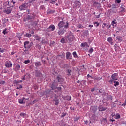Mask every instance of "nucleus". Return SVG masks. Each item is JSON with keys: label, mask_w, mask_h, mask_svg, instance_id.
Wrapping results in <instances>:
<instances>
[{"label": "nucleus", "mask_w": 126, "mask_h": 126, "mask_svg": "<svg viewBox=\"0 0 126 126\" xmlns=\"http://www.w3.org/2000/svg\"><path fill=\"white\" fill-rule=\"evenodd\" d=\"M16 2V0H12L10 4L9 1H8V4H9V7H7L6 9H5L4 12L6 13V14H10V13H11V11H12V8Z\"/></svg>", "instance_id": "obj_1"}, {"label": "nucleus", "mask_w": 126, "mask_h": 126, "mask_svg": "<svg viewBox=\"0 0 126 126\" xmlns=\"http://www.w3.org/2000/svg\"><path fill=\"white\" fill-rule=\"evenodd\" d=\"M108 25H109V24H107L106 23H103V24H102V28L103 29H105V27H106V28H108Z\"/></svg>", "instance_id": "obj_36"}, {"label": "nucleus", "mask_w": 126, "mask_h": 126, "mask_svg": "<svg viewBox=\"0 0 126 126\" xmlns=\"http://www.w3.org/2000/svg\"><path fill=\"white\" fill-rule=\"evenodd\" d=\"M55 98L53 100L54 104H55L56 106H58V105L60 104V101L59 100V99L56 98V97H55Z\"/></svg>", "instance_id": "obj_18"}, {"label": "nucleus", "mask_w": 126, "mask_h": 126, "mask_svg": "<svg viewBox=\"0 0 126 126\" xmlns=\"http://www.w3.org/2000/svg\"><path fill=\"white\" fill-rule=\"evenodd\" d=\"M61 42L63 43V44H65V43H66V41H65V39H64V38H62L61 40Z\"/></svg>", "instance_id": "obj_38"}, {"label": "nucleus", "mask_w": 126, "mask_h": 126, "mask_svg": "<svg viewBox=\"0 0 126 126\" xmlns=\"http://www.w3.org/2000/svg\"><path fill=\"white\" fill-rule=\"evenodd\" d=\"M58 29H59V31L58 32V35H59V36H62V35H63L64 34V32H66V31L63 28Z\"/></svg>", "instance_id": "obj_6"}, {"label": "nucleus", "mask_w": 126, "mask_h": 126, "mask_svg": "<svg viewBox=\"0 0 126 126\" xmlns=\"http://www.w3.org/2000/svg\"><path fill=\"white\" fill-rule=\"evenodd\" d=\"M56 29V27L54 25H51L47 29L48 32H51L52 31H55Z\"/></svg>", "instance_id": "obj_7"}, {"label": "nucleus", "mask_w": 126, "mask_h": 126, "mask_svg": "<svg viewBox=\"0 0 126 126\" xmlns=\"http://www.w3.org/2000/svg\"><path fill=\"white\" fill-rule=\"evenodd\" d=\"M66 59L67 60H72V55L70 52H67L66 53Z\"/></svg>", "instance_id": "obj_9"}, {"label": "nucleus", "mask_w": 126, "mask_h": 126, "mask_svg": "<svg viewBox=\"0 0 126 126\" xmlns=\"http://www.w3.org/2000/svg\"><path fill=\"white\" fill-rule=\"evenodd\" d=\"M121 8V12H126V6L124 5V3H123L120 7Z\"/></svg>", "instance_id": "obj_17"}, {"label": "nucleus", "mask_w": 126, "mask_h": 126, "mask_svg": "<svg viewBox=\"0 0 126 126\" xmlns=\"http://www.w3.org/2000/svg\"><path fill=\"white\" fill-rule=\"evenodd\" d=\"M66 71L67 72V75H68V76H70V75H71V69H67L66 70Z\"/></svg>", "instance_id": "obj_25"}, {"label": "nucleus", "mask_w": 126, "mask_h": 126, "mask_svg": "<svg viewBox=\"0 0 126 126\" xmlns=\"http://www.w3.org/2000/svg\"><path fill=\"white\" fill-rule=\"evenodd\" d=\"M77 28H78V29H81V28H83V27L82 26V25L80 24L78 25Z\"/></svg>", "instance_id": "obj_44"}, {"label": "nucleus", "mask_w": 126, "mask_h": 126, "mask_svg": "<svg viewBox=\"0 0 126 126\" xmlns=\"http://www.w3.org/2000/svg\"><path fill=\"white\" fill-rule=\"evenodd\" d=\"M25 98L23 97V99H19V103L20 104H23V100H24Z\"/></svg>", "instance_id": "obj_45"}, {"label": "nucleus", "mask_w": 126, "mask_h": 126, "mask_svg": "<svg viewBox=\"0 0 126 126\" xmlns=\"http://www.w3.org/2000/svg\"><path fill=\"white\" fill-rule=\"evenodd\" d=\"M66 116V113H62L61 115V118H63L64 117H65Z\"/></svg>", "instance_id": "obj_49"}, {"label": "nucleus", "mask_w": 126, "mask_h": 126, "mask_svg": "<svg viewBox=\"0 0 126 126\" xmlns=\"http://www.w3.org/2000/svg\"><path fill=\"white\" fill-rule=\"evenodd\" d=\"M84 36H88L89 35V31L88 30H86L83 32Z\"/></svg>", "instance_id": "obj_30"}, {"label": "nucleus", "mask_w": 126, "mask_h": 126, "mask_svg": "<svg viewBox=\"0 0 126 126\" xmlns=\"http://www.w3.org/2000/svg\"><path fill=\"white\" fill-rule=\"evenodd\" d=\"M108 107H104L103 105H99L98 106V111L99 112H105L106 110H107Z\"/></svg>", "instance_id": "obj_10"}, {"label": "nucleus", "mask_w": 126, "mask_h": 126, "mask_svg": "<svg viewBox=\"0 0 126 126\" xmlns=\"http://www.w3.org/2000/svg\"><path fill=\"white\" fill-rule=\"evenodd\" d=\"M42 44H48V41H47L45 39H42L41 41Z\"/></svg>", "instance_id": "obj_40"}, {"label": "nucleus", "mask_w": 126, "mask_h": 126, "mask_svg": "<svg viewBox=\"0 0 126 126\" xmlns=\"http://www.w3.org/2000/svg\"><path fill=\"white\" fill-rule=\"evenodd\" d=\"M100 15H101V13H100L99 15H95V17L96 18H100Z\"/></svg>", "instance_id": "obj_64"}, {"label": "nucleus", "mask_w": 126, "mask_h": 126, "mask_svg": "<svg viewBox=\"0 0 126 126\" xmlns=\"http://www.w3.org/2000/svg\"><path fill=\"white\" fill-rule=\"evenodd\" d=\"M116 39L118 40V42H120V43L123 42V37L121 36H117Z\"/></svg>", "instance_id": "obj_26"}, {"label": "nucleus", "mask_w": 126, "mask_h": 126, "mask_svg": "<svg viewBox=\"0 0 126 126\" xmlns=\"http://www.w3.org/2000/svg\"><path fill=\"white\" fill-rule=\"evenodd\" d=\"M62 67V68L68 69V68H70L71 66H70L69 64H63Z\"/></svg>", "instance_id": "obj_16"}, {"label": "nucleus", "mask_w": 126, "mask_h": 126, "mask_svg": "<svg viewBox=\"0 0 126 126\" xmlns=\"http://www.w3.org/2000/svg\"><path fill=\"white\" fill-rule=\"evenodd\" d=\"M27 9V3H25L19 6L20 10H26Z\"/></svg>", "instance_id": "obj_8"}, {"label": "nucleus", "mask_w": 126, "mask_h": 126, "mask_svg": "<svg viewBox=\"0 0 126 126\" xmlns=\"http://www.w3.org/2000/svg\"><path fill=\"white\" fill-rule=\"evenodd\" d=\"M66 38L68 39L69 43H71V42L74 39V35H73V33H72V32H70V33L67 35Z\"/></svg>", "instance_id": "obj_3"}, {"label": "nucleus", "mask_w": 126, "mask_h": 126, "mask_svg": "<svg viewBox=\"0 0 126 126\" xmlns=\"http://www.w3.org/2000/svg\"><path fill=\"white\" fill-rule=\"evenodd\" d=\"M102 121L104 122V123H107V118H103L102 119Z\"/></svg>", "instance_id": "obj_62"}, {"label": "nucleus", "mask_w": 126, "mask_h": 126, "mask_svg": "<svg viewBox=\"0 0 126 126\" xmlns=\"http://www.w3.org/2000/svg\"><path fill=\"white\" fill-rule=\"evenodd\" d=\"M56 12V10H51V9H49L47 10V14H53V13H55Z\"/></svg>", "instance_id": "obj_22"}, {"label": "nucleus", "mask_w": 126, "mask_h": 126, "mask_svg": "<svg viewBox=\"0 0 126 126\" xmlns=\"http://www.w3.org/2000/svg\"><path fill=\"white\" fill-rule=\"evenodd\" d=\"M64 24H65V23L63 21H60L58 24V29L63 28V27L64 29L69 28V24L68 23V21L66 22V25Z\"/></svg>", "instance_id": "obj_2"}, {"label": "nucleus", "mask_w": 126, "mask_h": 126, "mask_svg": "<svg viewBox=\"0 0 126 126\" xmlns=\"http://www.w3.org/2000/svg\"><path fill=\"white\" fill-rule=\"evenodd\" d=\"M115 3H121L122 0H115Z\"/></svg>", "instance_id": "obj_46"}, {"label": "nucleus", "mask_w": 126, "mask_h": 126, "mask_svg": "<svg viewBox=\"0 0 126 126\" xmlns=\"http://www.w3.org/2000/svg\"><path fill=\"white\" fill-rule=\"evenodd\" d=\"M16 70H19L20 69V65L19 64H17L16 65Z\"/></svg>", "instance_id": "obj_42"}, {"label": "nucleus", "mask_w": 126, "mask_h": 126, "mask_svg": "<svg viewBox=\"0 0 126 126\" xmlns=\"http://www.w3.org/2000/svg\"><path fill=\"white\" fill-rule=\"evenodd\" d=\"M49 2H50V3H52V4H54L56 3V1H55V0H50L49 1Z\"/></svg>", "instance_id": "obj_50"}, {"label": "nucleus", "mask_w": 126, "mask_h": 126, "mask_svg": "<svg viewBox=\"0 0 126 126\" xmlns=\"http://www.w3.org/2000/svg\"><path fill=\"white\" fill-rule=\"evenodd\" d=\"M86 82V81L85 80H82L81 83H83V85L85 84V83Z\"/></svg>", "instance_id": "obj_60"}, {"label": "nucleus", "mask_w": 126, "mask_h": 126, "mask_svg": "<svg viewBox=\"0 0 126 126\" xmlns=\"http://www.w3.org/2000/svg\"><path fill=\"white\" fill-rule=\"evenodd\" d=\"M90 110H91V112L94 114V116H95V114H96V112H97L98 110V107H97V106H91Z\"/></svg>", "instance_id": "obj_5"}, {"label": "nucleus", "mask_w": 126, "mask_h": 126, "mask_svg": "<svg viewBox=\"0 0 126 126\" xmlns=\"http://www.w3.org/2000/svg\"><path fill=\"white\" fill-rule=\"evenodd\" d=\"M111 25H112V26H114V27H116V26H117V22H116L115 21H113L111 23Z\"/></svg>", "instance_id": "obj_35"}, {"label": "nucleus", "mask_w": 126, "mask_h": 126, "mask_svg": "<svg viewBox=\"0 0 126 126\" xmlns=\"http://www.w3.org/2000/svg\"><path fill=\"white\" fill-rule=\"evenodd\" d=\"M8 21H9L8 19H4V20H3V21L5 23H7L8 22Z\"/></svg>", "instance_id": "obj_55"}, {"label": "nucleus", "mask_w": 126, "mask_h": 126, "mask_svg": "<svg viewBox=\"0 0 126 126\" xmlns=\"http://www.w3.org/2000/svg\"><path fill=\"white\" fill-rule=\"evenodd\" d=\"M80 5H81V3L79 1H77L74 3L75 7H80Z\"/></svg>", "instance_id": "obj_19"}, {"label": "nucleus", "mask_w": 126, "mask_h": 126, "mask_svg": "<svg viewBox=\"0 0 126 126\" xmlns=\"http://www.w3.org/2000/svg\"><path fill=\"white\" fill-rule=\"evenodd\" d=\"M56 89H57V90H58V91H62V87H56Z\"/></svg>", "instance_id": "obj_54"}, {"label": "nucleus", "mask_w": 126, "mask_h": 126, "mask_svg": "<svg viewBox=\"0 0 126 126\" xmlns=\"http://www.w3.org/2000/svg\"><path fill=\"white\" fill-rule=\"evenodd\" d=\"M56 79L58 80V82H63V76L60 74L57 75Z\"/></svg>", "instance_id": "obj_13"}, {"label": "nucleus", "mask_w": 126, "mask_h": 126, "mask_svg": "<svg viewBox=\"0 0 126 126\" xmlns=\"http://www.w3.org/2000/svg\"><path fill=\"white\" fill-rule=\"evenodd\" d=\"M5 83V82L4 81H0V84H4Z\"/></svg>", "instance_id": "obj_61"}, {"label": "nucleus", "mask_w": 126, "mask_h": 126, "mask_svg": "<svg viewBox=\"0 0 126 126\" xmlns=\"http://www.w3.org/2000/svg\"><path fill=\"white\" fill-rule=\"evenodd\" d=\"M94 25H95V27H98L100 25V23H98V22H95L94 23Z\"/></svg>", "instance_id": "obj_39"}, {"label": "nucleus", "mask_w": 126, "mask_h": 126, "mask_svg": "<svg viewBox=\"0 0 126 126\" xmlns=\"http://www.w3.org/2000/svg\"><path fill=\"white\" fill-rule=\"evenodd\" d=\"M118 7H120V5L118 4H112V8H118Z\"/></svg>", "instance_id": "obj_31"}, {"label": "nucleus", "mask_w": 126, "mask_h": 126, "mask_svg": "<svg viewBox=\"0 0 126 126\" xmlns=\"http://www.w3.org/2000/svg\"><path fill=\"white\" fill-rule=\"evenodd\" d=\"M118 76V73H114L112 75L111 78L113 80H118V78L117 77Z\"/></svg>", "instance_id": "obj_20"}, {"label": "nucleus", "mask_w": 126, "mask_h": 126, "mask_svg": "<svg viewBox=\"0 0 126 126\" xmlns=\"http://www.w3.org/2000/svg\"><path fill=\"white\" fill-rule=\"evenodd\" d=\"M114 84V86L115 87H117V86H119V85H120V83H119V82L117 81H113Z\"/></svg>", "instance_id": "obj_33"}, {"label": "nucleus", "mask_w": 126, "mask_h": 126, "mask_svg": "<svg viewBox=\"0 0 126 126\" xmlns=\"http://www.w3.org/2000/svg\"><path fill=\"white\" fill-rule=\"evenodd\" d=\"M7 30V29H5L3 30L2 33L4 34V35H5V34H7L8 32L6 31Z\"/></svg>", "instance_id": "obj_41"}, {"label": "nucleus", "mask_w": 126, "mask_h": 126, "mask_svg": "<svg viewBox=\"0 0 126 126\" xmlns=\"http://www.w3.org/2000/svg\"><path fill=\"white\" fill-rule=\"evenodd\" d=\"M122 105L124 107H126V99L125 100V103H123Z\"/></svg>", "instance_id": "obj_63"}, {"label": "nucleus", "mask_w": 126, "mask_h": 126, "mask_svg": "<svg viewBox=\"0 0 126 126\" xmlns=\"http://www.w3.org/2000/svg\"><path fill=\"white\" fill-rule=\"evenodd\" d=\"M93 5L95 6V7H97V8H100V7H101V3L97 1H94Z\"/></svg>", "instance_id": "obj_15"}, {"label": "nucleus", "mask_w": 126, "mask_h": 126, "mask_svg": "<svg viewBox=\"0 0 126 126\" xmlns=\"http://www.w3.org/2000/svg\"><path fill=\"white\" fill-rule=\"evenodd\" d=\"M115 119L116 120H118L119 119H121V115H120V114L117 113L115 115Z\"/></svg>", "instance_id": "obj_34"}, {"label": "nucleus", "mask_w": 126, "mask_h": 126, "mask_svg": "<svg viewBox=\"0 0 126 126\" xmlns=\"http://www.w3.org/2000/svg\"><path fill=\"white\" fill-rule=\"evenodd\" d=\"M20 116H21V117H22V118H24V119L26 118V113H25L23 112L20 113Z\"/></svg>", "instance_id": "obj_29"}, {"label": "nucleus", "mask_w": 126, "mask_h": 126, "mask_svg": "<svg viewBox=\"0 0 126 126\" xmlns=\"http://www.w3.org/2000/svg\"><path fill=\"white\" fill-rule=\"evenodd\" d=\"M49 87L51 88V90H56L57 87H58V83L56 81L53 82L50 84Z\"/></svg>", "instance_id": "obj_4"}, {"label": "nucleus", "mask_w": 126, "mask_h": 126, "mask_svg": "<svg viewBox=\"0 0 126 126\" xmlns=\"http://www.w3.org/2000/svg\"><path fill=\"white\" fill-rule=\"evenodd\" d=\"M112 41H113V39L112 38V37H108L107 38V41L109 42V43H110V44H113V42H112Z\"/></svg>", "instance_id": "obj_32"}, {"label": "nucleus", "mask_w": 126, "mask_h": 126, "mask_svg": "<svg viewBox=\"0 0 126 126\" xmlns=\"http://www.w3.org/2000/svg\"><path fill=\"white\" fill-rule=\"evenodd\" d=\"M79 119H80V117H76L74 119V122H78V120H79Z\"/></svg>", "instance_id": "obj_48"}, {"label": "nucleus", "mask_w": 126, "mask_h": 126, "mask_svg": "<svg viewBox=\"0 0 126 126\" xmlns=\"http://www.w3.org/2000/svg\"><path fill=\"white\" fill-rule=\"evenodd\" d=\"M85 46L88 47V43H87V42H83L82 43H81V47L82 48H85Z\"/></svg>", "instance_id": "obj_24"}, {"label": "nucleus", "mask_w": 126, "mask_h": 126, "mask_svg": "<svg viewBox=\"0 0 126 126\" xmlns=\"http://www.w3.org/2000/svg\"><path fill=\"white\" fill-rule=\"evenodd\" d=\"M114 80H110L108 81L109 83H110V84H113V82H114Z\"/></svg>", "instance_id": "obj_56"}, {"label": "nucleus", "mask_w": 126, "mask_h": 126, "mask_svg": "<svg viewBox=\"0 0 126 126\" xmlns=\"http://www.w3.org/2000/svg\"><path fill=\"white\" fill-rule=\"evenodd\" d=\"M21 82H23V81L21 80L14 81V84H16V85H18V83H20Z\"/></svg>", "instance_id": "obj_28"}, {"label": "nucleus", "mask_w": 126, "mask_h": 126, "mask_svg": "<svg viewBox=\"0 0 126 126\" xmlns=\"http://www.w3.org/2000/svg\"><path fill=\"white\" fill-rule=\"evenodd\" d=\"M5 66L6 67H12V63L10 61H7L5 63Z\"/></svg>", "instance_id": "obj_14"}, {"label": "nucleus", "mask_w": 126, "mask_h": 126, "mask_svg": "<svg viewBox=\"0 0 126 126\" xmlns=\"http://www.w3.org/2000/svg\"><path fill=\"white\" fill-rule=\"evenodd\" d=\"M34 64L36 67H39V66H41V65H42V63H41L40 62H35Z\"/></svg>", "instance_id": "obj_27"}, {"label": "nucleus", "mask_w": 126, "mask_h": 126, "mask_svg": "<svg viewBox=\"0 0 126 126\" xmlns=\"http://www.w3.org/2000/svg\"><path fill=\"white\" fill-rule=\"evenodd\" d=\"M22 87V85H20L19 87H17L16 89H21Z\"/></svg>", "instance_id": "obj_59"}, {"label": "nucleus", "mask_w": 126, "mask_h": 126, "mask_svg": "<svg viewBox=\"0 0 126 126\" xmlns=\"http://www.w3.org/2000/svg\"><path fill=\"white\" fill-rule=\"evenodd\" d=\"M57 57H60L61 59H63L64 58V54H62V55H58Z\"/></svg>", "instance_id": "obj_52"}, {"label": "nucleus", "mask_w": 126, "mask_h": 126, "mask_svg": "<svg viewBox=\"0 0 126 126\" xmlns=\"http://www.w3.org/2000/svg\"><path fill=\"white\" fill-rule=\"evenodd\" d=\"M35 75L37 77H43V74L40 72H36Z\"/></svg>", "instance_id": "obj_23"}, {"label": "nucleus", "mask_w": 126, "mask_h": 126, "mask_svg": "<svg viewBox=\"0 0 126 126\" xmlns=\"http://www.w3.org/2000/svg\"><path fill=\"white\" fill-rule=\"evenodd\" d=\"M72 55H73L74 58H76L78 57V56H77V53H76V52H75V51L73 52Z\"/></svg>", "instance_id": "obj_37"}, {"label": "nucleus", "mask_w": 126, "mask_h": 126, "mask_svg": "<svg viewBox=\"0 0 126 126\" xmlns=\"http://www.w3.org/2000/svg\"><path fill=\"white\" fill-rule=\"evenodd\" d=\"M24 48L25 49L28 48L30 49V48H31V45L30 44V42L29 41H25L24 43Z\"/></svg>", "instance_id": "obj_12"}, {"label": "nucleus", "mask_w": 126, "mask_h": 126, "mask_svg": "<svg viewBox=\"0 0 126 126\" xmlns=\"http://www.w3.org/2000/svg\"><path fill=\"white\" fill-rule=\"evenodd\" d=\"M31 36L32 35L30 33H27L26 34H25V37H28V38H30Z\"/></svg>", "instance_id": "obj_47"}, {"label": "nucleus", "mask_w": 126, "mask_h": 126, "mask_svg": "<svg viewBox=\"0 0 126 126\" xmlns=\"http://www.w3.org/2000/svg\"><path fill=\"white\" fill-rule=\"evenodd\" d=\"M89 53L90 54H92V53H93V48H91L89 51Z\"/></svg>", "instance_id": "obj_51"}, {"label": "nucleus", "mask_w": 126, "mask_h": 126, "mask_svg": "<svg viewBox=\"0 0 126 126\" xmlns=\"http://www.w3.org/2000/svg\"><path fill=\"white\" fill-rule=\"evenodd\" d=\"M30 63V60H26L24 62V63H25L26 64H27V63Z\"/></svg>", "instance_id": "obj_53"}, {"label": "nucleus", "mask_w": 126, "mask_h": 126, "mask_svg": "<svg viewBox=\"0 0 126 126\" xmlns=\"http://www.w3.org/2000/svg\"><path fill=\"white\" fill-rule=\"evenodd\" d=\"M32 39L34 40H36V41H40V40L41 39V37L38 35H33Z\"/></svg>", "instance_id": "obj_21"}, {"label": "nucleus", "mask_w": 126, "mask_h": 126, "mask_svg": "<svg viewBox=\"0 0 126 126\" xmlns=\"http://www.w3.org/2000/svg\"><path fill=\"white\" fill-rule=\"evenodd\" d=\"M50 47H55V41L51 42L50 44Z\"/></svg>", "instance_id": "obj_43"}, {"label": "nucleus", "mask_w": 126, "mask_h": 126, "mask_svg": "<svg viewBox=\"0 0 126 126\" xmlns=\"http://www.w3.org/2000/svg\"><path fill=\"white\" fill-rule=\"evenodd\" d=\"M4 52V49L3 48H0V53H3Z\"/></svg>", "instance_id": "obj_58"}, {"label": "nucleus", "mask_w": 126, "mask_h": 126, "mask_svg": "<svg viewBox=\"0 0 126 126\" xmlns=\"http://www.w3.org/2000/svg\"><path fill=\"white\" fill-rule=\"evenodd\" d=\"M52 90H47L45 92H44V95H46V96H50L51 94H52L53 92L51 91Z\"/></svg>", "instance_id": "obj_11"}, {"label": "nucleus", "mask_w": 126, "mask_h": 126, "mask_svg": "<svg viewBox=\"0 0 126 126\" xmlns=\"http://www.w3.org/2000/svg\"><path fill=\"white\" fill-rule=\"evenodd\" d=\"M25 76H26V75H24L23 77H22L21 79H22V80H26V77Z\"/></svg>", "instance_id": "obj_57"}]
</instances>
